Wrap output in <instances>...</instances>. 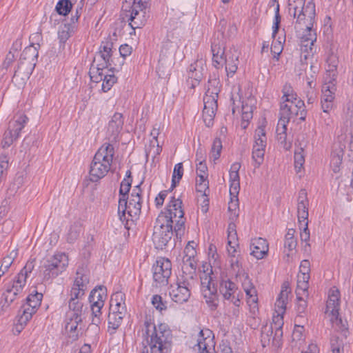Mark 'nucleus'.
<instances>
[{"mask_svg":"<svg viewBox=\"0 0 353 353\" xmlns=\"http://www.w3.org/2000/svg\"><path fill=\"white\" fill-rule=\"evenodd\" d=\"M305 0H288L289 14L296 19L295 28L306 30L308 35L302 37V42L305 46L310 43L311 46L316 41L315 34L310 33L316 15L315 5L312 1H310L305 5Z\"/></svg>","mask_w":353,"mask_h":353,"instance_id":"f257e3e1","label":"nucleus"},{"mask_svg":"<svg viewBox=\"0 0 353 353\" xmlns=\"http://www.w3.org/2000/svg\"><path fill=\"white\" fill-rule=\"evenodd\" d=\"M144 326L145 334L150 338V352L170 353L172 334L168 325L165 323L156 325L149 321H145Z\"/></svg>","mask_w":353,"mask_h":353,"instance_id":"f03ea898","label":"nucleus"},{"mask_svg":"<svg viewBox=\"0 0 353 353\" xmlns=\"http://www.w3.org/2000/svg\"><path fill=\"white\" fill-rule=\"evenodd\" d=\"M114 154L111 143H104L96 152L90 164L89 176L92 182H97L109 172Z\"/></svg>","mask_w":353,"mask_h":353,"instance_id":"7ed1b4c3","label":"nucleus"},{"mask_svg":"<svg viewBox=\"0 0 353 353\" xmlns=\"http://www.w3.org/2000/svg\"><path fill=\"white\" fill-rule=\"evenodd\" d=\"M126 313L125 294L121 292L113 294L110 301L108 316V332L114 333L121 325Z\"/></svg>","mask_w":353,"mask_h":353,"instance_id":"20e7f679","label":"nucleus"},{"mask_svg":"<svg viewBox=\"0 0 353 353\" xmlns=\"http://www.w3.org/2000/svg\"><path fill=\"white\" fill-rule=\"evenodd\" d=\"M173 221L168 219L161 212L156 220L152 241L157 249L163 250L171 241L173 236Z\"/></svg>","mask_w":353,"mask_h":353,"instance_id":"39448f33","label":"nucleus"},{"mask_svg":"<svg viewBox=\"0 0 353 353\" xmlns=\"http://www.w3.org/2000/svg\"><path fill=\"white\" fill-rule=\"evenodd\" d=\"M149 12L148 0H133L129 10L130 14H126L129 26L133 30V32H130V34H135V29L141 28L145 25L150 17Z\"/></svg>","mask_w":353,"mask_h":353,"instance_id":"423d86ee","label":"nucleus"},{"mask_svg":"<svg viewBox=\"0 0 353 353\" xmlns=\"http://www.w3.org/2000/svg\"><path fill=\"white\" fill-rule=\"evenodd\" d=\"M141 190L139 185L135 187L130 195L129 201L126 199L125 208L123 210L118 208L119 219L123 221H134L138 219L141 210Z\"/></svg>","mask_w":353,"mask_h":353,"instance_id":"0eeeda50","label":"nucleus"},{"mask_svg":"<svg viewBox=\"0 0 353 353\" xmlns=\"http://www.w3.org/2000/svg\"><path fill=\"white\" fill-rule=\"evenodd\" d=\"M68 257L65 253H58L46 260L42 266L43 279L49 281L56 278L66 270Z\"/></svg>","mask_w":353,"mask_h":353,"instance_id":"6e6552de","label":"nucleus"},{"mask_svg":"<svg viewBox=\"0 0 353 353\" xmlns=\"http://www.w3.org/2000/svg\"><path fill=\"white\" fill-rule=\"evenodd\" d=\"M106 297V288L103 286H99L91 291L89 301L91 304L92 325L99 326L101 323V309L104 305Z\"/></svg>","mask_w":353,"mask_h":353,"instance_id":"1a4fd4ad","label":"nucleus"},{"mask_svg":"<svg viewBox=\"0 0 353 353\" xmlns=\"http://www.w3.org/2000/svg\"><path fill=\"white\" fill-rule=\"evenodd\" d=\"M28 121V118L23 114L17 115L12 120L10 121L8 130L4 132L1 141L3 148L10 147L14 141L19 138L21 131L25 127Z\"/></svg>","mask_w":353,"mask_h":353,"instance_id":"9d476101","label":"nucleus"},{"mask_svg":"<svg viewBox=\"0 0 353 353\" xmlns=\"http://www.w3.org/2000/svg\"><path fill=\"white\" fill-rule=\"evenodd\" d=\"M43 298V294L35 291L34 294H30L26 298V304L23 305L19 315V322L21 325V328L26 325L27 323L32 319L33 314H34L37 308L40 306Z\"/></svg>","mask_w":353,"mask_h":353,"instance_id":"9b49d317","label":"nucleus"},{"mask_svg":"<svg viewBox=\"0 0 353 353\" xmlns=\"http://www.w3.org/2000/svg\"><path fill=\"white\" fill-rule=\"evenodd\" d=\"M201 290L206 303L212 310L216 309L218 305L217 289L209 274L203 272L200 276Z\"/></svg>","mask_w":353,"mask_h":353,"instance_id":"f8f14e48","label":"nucleus"},{"mask_svg":"<svg viewBox=\"0 0 353 353\" xmlns=\"http://www.w3.org/2000/svg\"><path fill=\"white\" fill-rule=\"evenodd\" d=\"M153 279L156 287L165 285L172 273L171 261L166 258L161 257L156 261L152 267Z\"/></svg>","mask_w":353,"mask_h":353,"instance_id":"ddd939ff","label":"nucleus"},{"mask_svg":"<svg viewBox=\"0 0 353 353\" xmlns=\"http://www.w3.org/2000/svg\"><path fill=\"white\" fill-rule=\"evenodd\" d=\"M280 115L289 120L293 117H299L300 120L304 121L306 117V110L303 101L296 98V100H290L286 103L282 102L280 107Z\"/></svg>","mask_w":353,"mask_h":353,"instance_id":"4468645a","label":"nucleus"},{"mask_svg":"<svg viewBox=\"0 0 353 353\" xmlns=\"http://www.w3.org/2000/svg\"><path fill=\"white\" fill-rule=\"evenodd\" d=\"M193 283L187 279L179 278L176 287L170 292L172 301L180 304L187 302L190 297Z\"/></svg>","mask_w":353,"mask_h":353,"instance_id":"2eb2a0df","label":"nucleus"},{"mask_svg":"<svg viewBox=\"0 0 353 353\" xmlns=\"http://www.w3.org/2000/svg\"><path fill=\"white\" fill-rule=\"evenodd\" d=\"M328 72L329 77H326L325 83L322 86L321 100L327 102H333L335 98V92L336 90V65L332 64L329 65Z\"/></svg>","mask_w":353,"mask_h":353,"instance_id":"dca6fc26","label":"nucleus"},{"mask_svg":"<svg viewBox=\"0 0 353 353\" xmlns=\"http://www.w3.org/2000/svg\"><path fill=\"white\" fill-rule=\"evenodd\" d=\"M237 290L236 285L230 279H223L220 283L219 292L223 299L230 301L235 306H240L241 300Z\"/></svg>","mask_w":353,"mask_h":353,"instance_id":"f3484780","label":"nucleus"},{"mask_svg":"<svg viewBox=\"0 0 353 353\" xmlns=\"http://www.w3.org/2000/svg\"><path fill=\"white\" fill-rule=\"evenodd\" d=\"M76 274L77 276L71 289L70 299L82 301L85 291L87 289V285L89 283V279L87 275L83 273V269H78Z\"/></svg>","mask_w":353,"mask_h":353,"instance_id":"a211bd4d","label":"nucleus"},{"mask_svg":"<svg viewBox=\"0 0 353 353\" xmlns=\"http://www.w3.org/2000/svg\"><path fill=\"white\" fill-rule=\"evenodd\" d=\"M217 99L218 97L210 94H205L203 97V119L207 127L213 125L214 118L218 108Z\"/></svg>","mask_w":353,"mask_h":353,"instance_id":"6ab92c4d","label":"nucleus"},{"mask_svg":"<svg viewBox=\"0 0 353 353\" xmlns=\"http://www.w3.org/2000/svg\"><path fill=\"white\" fill-rule=\"evenodd\" d=\"M283 323L279 322L274 323V327L272 325H265L261 328V343L263 347L269 345L270 343L272 344L274 343V341L276 340L275 336H281L283 334L281 327Z\"/></svg>","mask_w":353,"mask_h":353,"instance_id":"aec40b11","label":"nucleus"},{"mask_svg":"<svg viewBox=\"0 0 353 353\" xmlns=\"http://www.w3.org/2000/svg\"><path fill=\"white\" fill-rule=\"evenodd\" d=\"M123 125V115L121 113L116 112L109 121L108 128V134L109 143L112 145L118 141L119 134H120Z\"/></svg>","mask_w":353,"mask_h":353,"instance_id":"412c9836","label":"nucleus"},{"mask_svg":"<svg viewBox=\"0 0 353 353\" xmlns=\"http://www.w3.org/2000/svg\"><path fill=\"white\" fill-rule=\"evenodd\" d=\"M112 47L113 43L110 39H107L101 42L99 47V58L97 59V62L100 63V65L102 68H108L112 65Z\"/></svg>","mask_w":353,"mask_h":353,"instance_id":"4be33fe9","label":"nucleus"},{"mask_svg":"<svg viewBox=\"0 0 353 353\" xmlns=\"http://www.w3.org/2000/svg\"><path fill=\"white\" fill-rule=\"evenodd\" d=\"M309 201L305 189H301L297 198V216L300 225L302 222H307Z\"/></svg>","mask_w":353,"mask_h":353,"instance_id":"5701e85b","label":"nucleus"},{"mask_svg":"<svg viewBox=\"0 0 353 353\" xmlns=\"http://www.w3.org/2000/svg\"><path fill=\"white\" fill-rule=\"evenodd\" d=\"M339 291L338 290H332L329 294L326 303L325 313L331 316V321L337 320L339 316Z\"/></svg>","mask_w":353,"mask_h":353,"instance_id":"b1692460","label":"nucleus"},{"mask_svg":"<svg viewBox=\"0 0 353 353\" xmlns=\"http://www.w3.org/2000/svg\"><path fill=\"white\" fill-rule=\"evenodd\" d=\"M34 66L35 65H33V63H28L19 59L18 67L17 70H15L12 77V81L20 83L19 81L21 80V83H24L25 81L30 77Z\"/></svg>","mask_w":353,"mask_h":353,"instance_id":"393cba45","label":"nucleus"},{"mask_svg":"<svg viewBox=\"0 0 353 353\" xmlns=\"http://www.w3.org/2000/svg\"><path fill=\"white\" fill-rule=\"evenodd\" d=\"M251 255L257 259H261L268 254L269 246L267 241L263 238H254L250 243Z\"/></svg>","mask_w":353,"mask_h":353,"instance_id":"a878e982","label":"nucleus"},{"mask_svg":"<svg viewBox=\"0 0 353 353\" xmlns=\"http://www.w3.org/2000/svg\"><path fill=\"white\" fill-rule=\"evenodd\" d=\"M211 50L212 52L213 65L216 68L223 66L225 56L223 42L221 43L214 39L212 42Z\"/></svg>","mask_w":353,"mask_h":353,"instance_id":"bb28decb","label":"nucleus"},{"mask_svg":"<svg viewBox=\"0 0 353 353\" xmlns=\"http://www.w3.org/2000/svg\"><path fill=\"white\" fill-rule=\"evenodd\" d=\"M197 263L195 258L183 257L181 277L194 282Z\"/></svg>","mask_w":353,"mask_h":353,"instance_id":"cd10ccee","label":"nucleus"},{"mask_svg":"<svg viewBox=\"0 0 353 353\" xmlns=\"http://www.w3.org/2000/svg\"><path fill=\"white\" fill-rule=\"evenodd\" d=\"M239 52L235 48L230 49L225 56L224 64L228 76L234 75L237 70Z\"/></svg>","mask_w":353,"mask_h":353,"instance_id":"c85d7f7f","label":"nucleus"},{"mask_svg":"<svg viewBox=\"0 0 353 353\" xmlns=\"http://www.w3.org/2000/svg\"><path fill=\"white\" fill-rule=\"evenodd\" d=\"M168 214L165 213V216L168 219L173 221V219L182 218L184 216V212L182 209V201L179 199L172 197L169 204L167 206Z\"/></svg>","mask_w":353,"mask_h":353,"instance_id":"c756f323","label":"nucleus"},{"mask_svg":"<svg viewBox=\"0 0 353 353\" xmlns=\"http://www.w3.org/2000/svg\"><path fill=\"white\" fill-rule=\"evenodd\" d=\"M203 68L201 61H196L192 63L188 70V83L191 84L192 88L199 85L203 78Z\"/></svg>","mask_w":353,"mask_h":353,"instance_id":"7c9ffc66","label":"nucleus"},{"mask_svg":"<svg viewBox=\"0 0 353 353\" xmlns=\"http://www.w3.org/2000/svg\"><path fill=\"white\" fill-rule=\"evenodd\" d=\"M69 310L66 313L68 318H75L76 319H83V303L81 300L70 299L68 301Z\"/></svg>","mask_w":353,"mask_h":353,"instance_id":"2f4dec72","label":"nucleus"},{"mask_svg":"<svg viewBox=\"0 0 353 353\" xmlns=\"http://www.w3.org/2000/svg\"><path fill=\"white\" fill-rule=\"evenodd\" d=\"M243 281H242V287L244 290L248 298V301L253 303H256L258 301L256 290L247 274H243Z\"/></svg>","mask_w":353,"mask_h":353,"instance_id":"473e14b6","label":"nucleus"},{"mask_svg":"<svg viewBox=\"0 0 353 353\" xmlns=\"http://www.w3.org/2000/svg\"><path fill=\"white\" fill-rule=\"evenodd\" d=\"M83 319H76L75 318H68L66 316V323L65 329L68 332L69 338L72 341H75L79 338V330H78L79 325L82 322Z\"/></svg>","mask_w":353,"mask_h":353,"instance_id":"72a5a7b5","label":"nucleus"},{"mask_svg":"<svg viewBox=\"0 0 353 353\" xmlns=\"http://www.w3.org/2000/svg\"><path fill=\"white\" fill-rule=\"evenodd\" d=\"M131 182L128 179H124L120 185L119 209L122 210L125 208L126 199H128V192L130 190Z\"/></svg>","mask_w":353,"mask_h":353,"instance_id":"f704fd0d","label":"nucleus"},{"mask_svg":"<svg viewBox=\"0 0 353 353\" xmlns=\"http://www.w3.org/2000/svg\"><path fill=\"white\" fill-rule=\"evenodd\" d=\"M38 50L34 44L26 47L21 54L20 60L36 65V61L38 57Z\"/></svg>","mask_w":353,"mask_h":353,"instance_id":"c9c22d12","label":"nucleus"},{"mask_svg":"<svg viewBox=\"0 0 353 353\" xmlns=\"http://www.w3.org/2000/svg\"><path fill=\"white\" fill-rule=\"evenodd\" d=\"M288 117H282L280 115V118L276 126V134H277V139L281 143L286 144V138H287V125L289 122Z\"/></svg>","mask_w":353,"mask_h":353,"instance_id":"e433bc0d","label":"nucleus"},{"mask_svg":"<svg viewBox=\"0 0 353 353\" xmlns=\"http://www.w3.org/2000/svg\"><path fill=\"white\" fill-rule=\"evenodd\" d=\"M106 68H102L100 63H97V58L95 57L91 65L89 71L90 79L93 82L99 83L102 81V77L104 75L103 70Z\"/></svg>","mask_w":353,"mask_h":353,"instance_id":"4c0bfd02","label":"nucleus"},{"mask_svg":"<svg viewBox=\"0 0 353 353\" xmlns=\"http://www.w3.org/2000/svg\"><path fill=\"white\" fill-rule=\"evenodd\" d=\"M26 284V279L21 275H17L6 285V288L15 291V293H22Z\"/></svg>","mask_w":353,"mask_h":353,"instance_id":"58836bf2","label":"nucleus"},{"mask_svg":"<svg viewBox=\"0 0 353 353\" xmlns=\"http://www.w3.org/2000/svg\"><path fill=\"white\" fill-rule=\"evenodd\" d=\"M18 256V250L17 248L13 249L9 252V253L3 258L1 265L0 267L2 268V272H8L15 259Z\"/></svg>","mask_w":353,"mask_h":353,"instance_id":"ea45409f","label":"nucleus"},{"mask_svg":"<svg viewBox=\"0 0 353 353\" xmlns=\"http://www.w3.org/2000/svg\"><path fill=\"white\" fill-rule=\"evenodd\" d=\"M266 135L263 128H259L254 134V144L253 148H260L261 149L266 147Z\"/></svg>","mask_w":353,"mask_h":353,"instance_id":"a19ab883","label":"nucleus"},{"mask_svg":"<svg viewBox=\"0 0 353 353\" xmlns=\"http://www.w3.org/2000/svg\"><path fill=\"white\" fill-rule=\"evenodd\" d=\"M221 91L220 81L216 78L210 79L208 82V89L205 94H210L218 97Z\"/></svg>","mask_w":353,"mask_h":353,"instance_id":"79ce46f5","label":"nucleus"},{"mask_svg":"<svg viewBox=\"0 0 353 353\" xmlns=\"http://www.w3.org/2000/svg\"><path fill=\"white\" fill-rule=\"evenodd\" d=\"M21 293H15V291L6 288V291L3 293L2 296L4 299V303L1 305V310H3L8 307L9 305L19 296Z\"/></svg>","mask_w":353,"mask_h":353,"instance_id":"37998d69","label":"nucleus"},{"mask_svg":"<svg viewBox=\"0 0 353 353\" xmlns=\"http://www.w3.org/2000/svg\"><path fill=\"white\" fill-rule=\"evenodd\" d=\"M296 299V311L298 314L296 317V321H300V319L304 317L303 314L305 313L306 309L307 307V302L302 296H299Z\"/></svg>","mask_w":353,"mask_h":353,"instance_id":"c03bdc74","label":"nucleus"},{"mask_svg":"<svg viewBox=\"0 0 353 353\" xmlns=\"http://www.w3.org/2000/svg\"><path fill=\"white\" fill-rule=\"evenodd\" d=\"M183 174V163H179L174 165L172 179V185L171 189L172 190L176 187V184L179 183Z\"/></svg>","mask_w":353,"mask_h":353,"instance_id":"a18cd8bd","label":"nucleus"},{"mask_svg":"<svg viewBox=\"0 0 353 353\" xmlns=\"http://www.w3.org/2000/svg\"><path fill=\"white\" fill-rule=\"evenodd\" d=\"M72 8V4L70 0H60L56 6L57 12L61 14L67 15Z\"/></svg>","mask_w":353,"mask_h":353,"instance_id":"49530a36","label":"nucleus"},{"mask_svg":"<svg viewBox=\"0 0 353 353\" xmlns=\"http://www.w3.org/2000/svg\"><path fill=\"white\" fill-rule=\"evenodd\" d=\"M265 148L261 149L260 148H252V160L254 163V167L258 168L263 162Z\"/></svg>","mask_w":353,"mask_h":353,"instance_id":"de8ad7c7","label":"nucleus"},{"mask_svg":"<svg viewBox=\"0 0 353 353\" xmlns=\"http://www.w3.org/2000/svg\"><path fill=\"white\" fill-rule=\"evenodd\" d=\"M117 78L114 74H104L102 77L101 88L104 92L109 91L117 82Z\"/></svg>","mask_w":353,"mask_h":353,"instance_id":"09e8293b","label":"nucleus"},{"mask_svg":"<svg viewBox=\"0 0 353 353\" xmlns=\"http://www.w3.org/2000/svg\"><path fill=\"white\" fill-rule=\"evenodd\" d=\"M176 48V46L173 42L170 41L165 42L163 49L161 51V55L165 56V60L174 57Z\"/></svg>","mask_w":353,"mask_h":353,"instance_id":"8fccbe9b","label":"nucleus"},{"mask_svg":"<svg viewBox=\"0 0 353 353\" xmlns=\"http://www.w3.org/2000/svg\"><path fill=\"white\" fill-rule=\"evenodd\" d=\"M330 345L332 353H343V342L339 337L332 336L330 339Z\"/></svg>","mask_w":353,"mask_h":353,"instance_id":"3c124183","label":"nucleus"},{"mask_svg":"<svg viewBox=\"0 0 353 353\" xmlns=\"http://www.w3.org/2000/svg\"><path fill=\"white\" fill-rule=\"evenodd\" d=\"M282 91L283 93V99L285 98L283 102L286 103L290 100H296L297 94L294 92L293 88L290 84L285 83Z\"/></svg>","mask_w":353,"mask_h":353,"instance_id":"603ef678","label":"nucleus"},{"mask_svg":"<svg viewBox=\"0 0 353 353\" xmlns=\"http://www.w3.org/2000/svg\"><path fill=\"white\" fill-rule=\"evenodd\" d=\"M221 150L222 142L221 139L219 138L214 139L211 148V153L214 161L217 160L220 157Z\"/></svg>","mask_w":353,"mask_h":353,"instance_id":"864d4df0","label":"nucleus"},{"mask_svg":"<svg viewBox=\"0 0 353 353\" xmlns=\"http://www.w3.org/2000/svg\"><path fill=\"white\" fill-rule=\"evenodd\" d=\"M81 232V227L77 224L72 225L68 233L67 241L68 243H72L77 240Z\"/></svg>","mask_w":353,"mask_h":353,"instance_id":"5fc2aeb1","label":"nucleus"},{"mask_svg":"<svg viewBox=\"0 0 353 353\" xmlns=\"http://www.w3.org/2000/svg\"><path fill=\"white\" fill-rule=\"evenodd\" d=\"M152 304L159 311L162 312L167 310V302L163 301V298L158 294L152 296Z\"/></svg>","mask_w":353,"mask_h":353,"instance_id":"6e6d98bb","label":"nucleus"},{"mask_svg":"<svg viewBox=\"0 0 353 353\" xmlns=\"http://www.w3.org/2000/svg\"><path fill=\"white\" fill-rule=\"evenodd\" d=\"M281 15L279 14V3L277 2L276 6L275 8V15H274V23L272 26V37L275 38L276 34H277L280 23H281Z\"/></svg>","mask_w":353,"mask_h":353,"instance_id":"4d7b16f0","label":"nucleus"},{"mask_svg":"<svg viewBox=\"0 0 353 353\" xmlns=\"http://www.w3.org/2000/svg\"><path fill=\"white\" fill-rule=\"evenodd\" d=\"M241 168V164L238 162L234 163L230 170V181H239L240 177L239 171Z\"/></svg>","mask_w":353,"mask_h":353,"instance_id":"13d9d810","label":"nucleus"},{"mask_svg":"<svg viewBox=\"0 0 353 353\" xmlns=\"http://www.w3.org/2000/svg\"><path fill=\"white\" fill-rule=\"evenodd\" d=\"M177 219V220H175L174 232L176 238H181L185 231V219L183 216Z\"/></svg>","mask_w":353,"mask_h":353,"instance_id":"bf43d9fd","label":"nucleus"},{"mask_svg":"<svg viewBox=\"0 0 353 353\" xmlns=\"http://www.w3.org/2000/svg\"><path fill=\"white\" fill-rule=\"evenodd\" d=\"M34 261L35 260L28 261L25 266L21 270V271L18 273L19 275H21L22 276L27 280L28 277V274L32 272L34 268Z\"/></svg>","mask_w":353,"mask_h":353,"instance_id":"052dcab7","label":"nucleus"},{"mask_svg":"<svg viewBox=\"0 0 353 353\" xmlns=\"http://www.w3.org/2000/svg\"><path fill=\"white\" fill-rule=\"evenodd\" d=\"M309 288V283H305V281H297V288L296 290V296H308L307 290Z\"/></svg>","mask_w":353,"mask_h":353,"instance_id":"680f3d73","label":"nucleus"},{"mask_svg":"<svg viewBox=\"0 0 353 353\" xmlns=\"http://www.w3.org/2000/svg\"><path fill=\"white\" fill-rule=\"evenodd\" d=\"M195 243L194 241H189L185 246L183 253V257L195 258L196 251L194 247Z\"/></svg>","mask_w":353,"mask_h":353,"instance_id":"e2e57ef3","label":"nucleus"},{"mask_svg":"<svg viewBox=\"0 0 353 353\" xmlns=\"http://www.w3.org/2000/svg\"><path fill=\"white\" fill-rule=\"evenodd\" d=\"M303 152V149L301 148L299 151H296L294 153V166L296 168H301L305 162Z\"/></svg>","mask_w":353,"mask_h":353,"instance_id":"0e129e2a","label":"nucleus"},{"mask_svg":"<svg viewBox=\"0 0 353 353\" xmlns=\"http://www.w3.org/2000/svg\"><path fill=\"white\" fill-rule=\"evenodd\" d=\"M291 290L289 286V283L288 282H285L283 283L281 287V292L277 299L280 300L285 301V302L288 301V296L290 293Z\"/></svg>","mask_w":353,"mask_h":353,"instance_id":"69168bd1","label":"nucleus"},{"mask_svg":"<svg viewBox=\"0 0 353 353\" xmlns=\"http://www.w3.org/2000/svg\"><path fill=\"white\" fill-rule=\"evenodd\" d=\"M303 330H304L303 326L297 325H295V328H294V330L292 332V335L293 341H301L303 339Z\"/></svg>","mask_w":353,"mask_h":353,"instance_id":"338daca9","label":"nucleus"},{"mask_svg":"<svg viewBox=\"0 0 353 353\" xmlns=\"http://www.w3.org/2000/svg\"><path fill=\"white\" fill-rule=\"evenodd\" d=\"M59 39L61 42L64 43L70 37L69 28L65 26L59 29L58 32Z\"/></svg>","mask_w":353,"mask_h":353,"instance_id":"774afa93","label":"nucleus"}]
</instances>
